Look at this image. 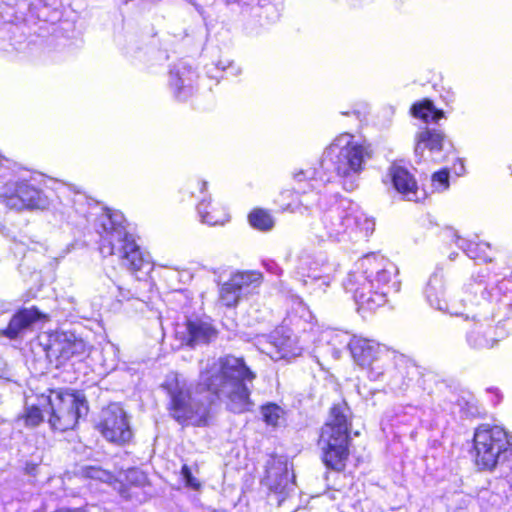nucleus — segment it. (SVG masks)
Segmentation results:
<instances>
[{
  "instance_id": "f257e3e1",
  "label": "nucleus",
  "mask_w": 512,
  "mask_h": 512,
  "mask_svg": "<svg viewBox=\"0 0 512 512\" xmlns=\"http://www.w3.org/2000/svg\"><path fill=\"white\" fill-rule=\"evenodd\" d=\"M254 378L255 374L242 358L226 355L200 363L194 388L188 387L178 374L168 375L163 386L170 396V413L177 422L204 426L212 416V396L223 401L232 412L248 411L252 406L249 385Z\"/></svg>"
},
{
  "instance_id": "f03ea898",
  "label": "nucleus",
  "mask_w": 512,
  "mask_h": 512,
  "mask_svg": "<svg viewBox=\"0 0 512 512\" xmlns=\"http://www.w3.org/2000/svg\"><path fill=\"white\" fill-rule=\"evenodd\" d=\"M396 266L384 256L371 253L359 259L349 272L343 286L353 293L361 310L373 311L384 305L391 291L399 289L393 281Z\"/></svg>"
},
{
  "instance_id": "7ed1b4c3",
  "label": "nucleus",
  "mask_w": 512,
  "mask_h": 512,
  "mask_svg": "<svg viewBox=\"0 0 512 512\" xmlns=\"http://www.w3.org/2000/svg\"><path fill=\"white\" fill-rule=\"evenodd\" d=\"M319 341L332 346L347 345L354 362L365 369L370 380H383L389 374L388 385L392 390H402L407 385L402 371L390 369L393 352L378 342L362 337L349 338L345 333L327 329L320 333Z\"/></svg>"
},
{
  "instance_id": "20e7f679",
  "label": "nucleus",
  "mask_w": 512,
  "mask_h": 512,
  "mask_svg": "<svg viewBox=\"0 0 512 512\" xmlns=\"http://www.w3.org/2000/svg\"><path fill=\"white\" fill-rule=\"evenodd\" d=\"M492 292H481L480 297L473 296L469 300L466 313L469 318L463 317L467 322L466 342L471 349L477 351L494 348L501 338V332L492 324L490 317L485 315L484 310L491 301L499 302L512 309V273L509 277L496 280Z\"/></svg>"
},
{
  "instance_id": "39448f33",
  "label": "nucleus",
  "mask_w": 512,
  "mask_h": 512,
  "mask_svg": "<svg viewBox=\"0 0 512 512\" xmlns=\"http://www.w3.org/2000/svg\"><path fill=\"white\" fill-rule=\"evenodd\" d=\"M95 227L100 235L99 250L104 257L117 256L131 271H140L149 265L134 236L127 231L123 213L103 210L96 219Z\"/></svg>"
},
{
  "instance_id": "423d86ee",
  "label": "nucleus",
  "mask_w": 512,
  "mask_h": 512,
  "mask_svg": "<svg viewBox=\"0 0 512 512\" xmlns=\"http://www.w3.org/2000/svg\"><path fill=\"white\" fill-rule=\"evenodd\" d=\"M371 158L372 149L367 141L344 132L337 135L325 148L322 165L330 164L340 178L343 188L353 191L358 187L359 177Z\"/></svg>"
},
{
  "instance_id": "0eeeda50",
  "label": "nucleus",
  "mask_w": 512,
  "mask_h": 512,
  "mask_svg": "<svg viewBox=\"0 0 512 512\" xmlns=\"http://www.w3.org/2000/svg\"><path fill=\"white\" fill-rule=\"evenodd\" d=\"M374 226V221L357 206L341 200L320 214L319 219L311 224V232L321 241L344 242L358 236L367 237Z\"/></svg>"
},
{
  "instance_id": "6e6552de",
  "label": "nucleus",
  "mask_w": 512,
  "mask_h": 512,
  "mask_svg": "<svg viewBox=\"0 0 512 512\" xmlns=\"http://www.w3.org/2000/svg\"><path fill=\"white\" fill-rule=\"evenodd\" d=\"M351 412L346 403L332 406L329 417L322 427L319 445L324 464L333 470L345 468L349 456V432Z\"/></svg>"
},
{
  "instance_id": "1a4fd4ad",
  "label": "nucleus",
  "mask_w": 512,
  "mask_h": 512,
  "mask_svg": "<svg viewBox=\"0 0 512 512\" xmlns=\"http://www.w3.org/2000/svg\"><path fill=\"white\" fill-rule=\"evenodd\" d=\"M473 451L481 470L506 467L512 458V436L501 426L482 424L474 432Z\"/></svg>"
},
{
  "instance_id": "9d476101",
  "label": "nucleus",
  "mask_w": 512,
  "mask_h": 512,
  "mask_svg": "<svg viewBox=\"0 0 512 512\" xmlns=\"http://www.w3.org/2000/svg\"><path fill=\"white\" fill-rule=\"evenodd\" d=\"M485 290L482 282L471 280L457 292L449 293L446 298V289L441 275L434 274L429 278L425 287L424 294L429 305L442 312L449 313L452 316L469 318L466 309L469 306V300L473 299L478 292Z\"/></svg>"
},
{
  "instance_id": "9b49d317",
  "label": "nucleus",
  "mask_w": 512,
  "mask_h": 512,
  "mask_svg": "<svg viewBox=\"0 0 512 512\" xmlns=\"http://www.w3.org/2000/svg\"><path fill=\"white\" fill-rule=\"evenodd\" d=\"M297 312L300 313L302 318L309 325V331L303 330L302 334L291 335L276 331L272 336V341L264 352L273 360H290L300 356L304 351H310L312 343H315V336L319 334L320 328L312 323V315L309 309L302 302L297 303Z\"/></svg>"
},
{
  "instance_id": "f8f14e48",
  "label": "nucleus",
  "mask_w": 512,
  "mask_h": 512,
  "mask_svg": "<svg viewBox=\"0 0 512 512\" xmlns=\"http://www.w3.org/2000/svg\"><path fill=\"white\" fill-rule=\"evenodd\" d=\"M42 403L49 406V425L58 431L74 428L88 409L82 395L63 390H49L48 398H42Z\"/></svg>"
},
{
  "instance_id": "ddd939ff",
  "label": "nucleus",
  "mask_w": 512,
  "mask_h": 512,
  "mask_svg": "<svg viewBox=\"0 0 512 512\" xmlns=\"http://www.w3.org/2000/svg\"><path fill=\"white\" fill-rule=\"evenodd\" d=\"M36 184L37 178L23 171L4 184L1 198L12 209H45L49 206V199Z\"/></svg>"
},
{
  "instance_id": "4468645a",
  "label": "nucleus",
  "mask_w": 512,
  "mask_h": 512,
  "mask_svg": "<svg viewBox=\"0 0 512 512\" xmlns=\"http://www.w3.org/2000/svg\"><path fill=\"white\" fill-rule=\"evenodd\" d=\"M295 270L305 284L310 281L316 288L325 291L335 280L337 265L329 262L323 253L303 251L296 258Z\"/></svg>"
},
{
  "instance_id": "2eb2a0df",
  "label": "nucleus",
  "mask_w": 512,
  "mask_h": 512,
  "mask_svg": "<svg viewBox=\"0 0 512 512\" xmlns=\"http://www.w3.org/2000/svg\"><path fill=\"white\" fill-rule=\"evenodd\" d=\"M262 275L257 271H244L233 274L219 289V301L226 307H235L242 296L260 286Z\"/></svg>"
},
{
  "instance_id": "dca6fc26",
  "label": "nucleus",
  "mask_w": 512,
  "mask_h": 512,
  "mask_svg": "<svg viewBox=\"0 0 512 512\" xmlns=\"http://www.w3.org/2000/svg\"><path fill=\"white\" fill-rule=\"evenodd\" d=\"M99 429L108 441L114 443H125L132 436L126 414L118 404L109 405L102 411Z\"/></svg>"
},
{
  "instance_id": "f3484780",
  "label": "nucleus",
  "mask_w": 512,
  "mask_h": 512,
  "mask_svg": "<svg viewBox=\"0 0 512 512\" xmlns=\"http://www.w3.org/2000/svg\"><path fill=\"white\" fill-rule=\"evenodd\" d=\"M87 350L86 343L70 332H56L51 336L48 353L58 359L60 364L82 357Z\"/></svg>"
},
{
  "instance_id": "a211bd4d",
  "label": "nucleus",
  "mask_w": 512,
  "mask_h": 512,
  "mask_svg": "<svg viewBox=\"0 0 512 512\" xmlns=\"http://www.w3.org/2000/svg\"><path fill=\"white\" fill-rule=\"evenodd\" d=\"M264 484L270 491L279 495L281 503L285 496L293 489L294 482L289 474L288 464L285 460L274 458L268 464Z\"/></svg>"
},
{
  "instance_id": "6ab92c4d",
  "label": "nucleus",
  "mask_w": 512,
  "mask_h": 512,
  "mask_svg": "<svg viewBox=\"0 0 512 512\" xmlns=\"http://www.w3.org/2000/svg\"><path fill=\"white\" fill-rule=\"evenodd\" d=\"M387 177L390 179L395 190L401 194L404 199L418 202L424 197L413 175L402 162H394L389 167Z\"/></svg>"
},
{
  "instance_id": "aec40b11",
  "label": "nucleus",
  "mask_w": 512,
  "mask_h": 512,
  "mask_svg": "<svg viewBox=\"0 0 512 512\" xmlns=\"http://www.w3.org/2000/svg\"><path fill=\"white\" fill-rule=\"evenodd\" d=\"M445 135L440 129L425 128L417 133L415 154L423 161H438Z\"/></svg>"
},
{
  "instance_id": "412c9836",
  "label": "nucleus",
  "mask_w": 512,
  "mask_h": 512,
  "mask_svg": "<svg viewBox=\"0 0 512 512\" xmlns=\"http://www.w3.org/2000/svg\"><path fill=\"white\" fill-rule=\"evenodd\" d=\"M197 73L185 64L175 66L169 75V87L176 99L185 101L195 91Z\"/></svg>"
},
{
  "instance_id": "4be33fe9",
  "label": "nucleus",
  "mask_w": 512,
  "mask_h": 512,
  "mask_svg": "<svg viewBox=\"0 0 512 512\" xmlns=\"http://www.w3.org/2000/svg\"><path fill=\"white\" fill-rule=\"evenodd\" d=\"M442 237L446 241L455 243L471 259L480 260L483 262L492 261V249L489 243L476 242L461 238L457 231L452 228L445 229L442 233Z\"/></svg>"
},
{
  "instance_id": "5701e85b",
  "label": "nucleus",
  "mask_w": 512,
  "mask_h": 512,
  "mask_svg": "<svg viewBox=\"0 0 512 512\" xmlns=\"http://www.w3.org/2000/svg\"><path fill=\"white\" fill-rule=\"evenodd\" d=\"M42 398H48V394H35L33 391L25 394V407L17 421L23 422L26 427L33 428L43 422L45 415L49 416L48 404L42 403Z\"/></svg>"
},
{
  "instance_id": "b1692460",
  "label": "nucleus",
  "mask_w": 512,
  "mask_h": 512,
  "mask_svg": "<svg viewBox=\"0 0 512 512\" xmlns=\"http://www.w3.org/2000/svg\"><path fill=\"white\" fill-rule=\"evenodd\" d=\"M187 343L189 345L205 344L217 337V330L207 318L189 319L186 323Z\"/></svg>"
},
{
  "instance_id": "393cba45",
  "label": "nucleus",
  "mask_w": 512,
  "mask_h": 512,
  "mask_svg": "<svg viewBox=\"0 0 512 512\" xmlns=\"http://www.w3.org/2000/svg\"><path fill=\"white\" fill-rule=\"evenodd\" d=\"M295 182L294 189L299 194H306L309 191H318L328 181L316 168L307 167L293 173Z\"/></svg>"
},
{
  "instance_id": "a878e982",
  "label": "nucleus",
  "mask_w": 512,
  "mask_h": 512,
  "mask_svg": "<svg viewBox=\"0 0 512 512\" xmlns=\"http://www.w3.org/2000/svg\"><path fill=\"white\" fill-rule=\"evenodd\" d=\"M197 212L201 222L210 226L224 225L230 220L227 209L206 196L198 203Z\"/></svg>"
},
{
  "instance_id": "bb28decb",
  "label": "nucleus",
  "mask_w": 512,
  "mask_h": 512,
  "mask_svg": "<svg viewBox=\"0 0 512 512\" xmlns=\"http://www.w3.org/2000/svg\"><path fill=\"white\" fill-rule=\"evenodd\" d=\"M41 317L42 314L34 307L20 310L12 317L3 334L10 339H14Z\"/></svg>"
},
{
  "instance_id": "cd10ccee",
  "label": "nucleus",
  "mask_w": 512,
  "mask_h": 512,
  "mask_svg": "<svg viewBox=\"0 0 512 512\" xmlns=\"http://www.w3.org/2000/svg\"><path fill=\"white\" fill-rule=\"evenodd\" d=\"M411 113L415 118H419L424 122H438L444 118V112L437 109L432 101L424 99L420 102L415 103L411 107Z\"/></svg>"
},
{
  "instance_id": "c85d7f7f",
  "label": "nucleus",
  "mask_w": 512,
  "mask_h": 512,
  "mask_svg": "<svg viewBox=\"0 0 512 512\" xmlns=\"http://www.w3.org/2000/svg\"><path fill=\"white\" fill-rule=\"evenodd\" d=\"M249 223L252 227L261 230L268 231L274 226V219L271 214L263 209H254L249 214Z\"/></svg>"
},
{
  "instance_id": "c756f323",
  "label": "nucleus",
  "mask_w": 512,
  "mask_h": 512,
  "mask_svg": "<svg viewBox=\"0 0 512 512\" xmlns=\"http://www.w3.org/2000/svg\"><path fill=\"white\" fill-rule=\"evenodd\" d=\"M263 420L267 425L276 427L284 421V410L273 403L266 404L261 408Z\"/></svg>"
},
{
  "instance_id": "7c9ffc66",
  "label": "nucleus",
  "mask_w": 512,
  "mask_h": 512,
  "mask_svg": "<svg viewBox=\"0 0 512 512\" xmlns=\"http://www.w3.org/2000/svg\"><path fill=\"white\" fill-rule=\"evenodd\" d=\"M83 475L86 478L92 479V480H99L103 483L111 484L114 480V476L99 467H85L83 469Z\"/></svg>"
},
{
  "instance_id": "2f4dec72",
  "label": "nucleus",
  "mask_w": 512,
  "mask_h": 512,
  "mask_svg": "<svg viewBox=\"0 0 512 512\" xmlns=\"http://www.w3.org/2000/svg\"><path fill=\"white\" fill-rule=\"evenodd\" d=\"M432 186L438 192H443L449 188V172L447 169L440 170L432 175Z\"/></svg>"
},
{
  "instance_id": "473e14b6",
  "label": "nucleus",
  "mask_w": 512,
  "mask_h": 512,
  "mask_svg": "<svg viewBox=\"0 0 512 512\" xmlns=\"http://www.w3.org/2000/svg\"><path fill=\"white\" fill-rule=\"evenodd\" d=\"M125 480L134 486H143L147 482V475L136 468H132L126 471Z\"/></svg>"
},
{
  "instance_id": "72a5a7b5",
  "label": "nucleus",
  "mask_w": 512,
  "mask_h": 512,
  "mask_svg": "<svg viewBox=\"0 0 512 512\" xmlns=\"http://www.w3.org/2000/svg\"><path fill=\"white\" fill-rule=\"evenodd\" d=\"M181 474L188 487L194 490H198L200 488V482L195 477L192 476L191 471L187 465H183Z\"/></svg>"
},
{
  "instance_id": "f704fd0d",
  "label": "nucleus",
  "mask_w": 512,
  "mask_h": 512,
  "mask_svg": "<svg viewBox=\"0 0 512 512\" xmlns=\"http://www.w3.org/2000/svg\"><path fill=\"white\" fill-rule=\"evenodd\" d=\"M117 291H118V294L116 295V298L119 302L130 301L133 299L139 300L138 294L133 293L132 291H130L128 289H124L123 287L118 286Z\"/></svg>"
},
{
  "instance_id": "c9c22d12",
  "label": "nucleus",
  "mask_w": 512,
  "mask_h": 512,
  "mask_svg": "<svg viewBox=\"0 0 512 512\" xmlns=\"http://www.w3.org/2000/svg\"><path fill=\"white\" fill-rule=\"evenodd\" d=\"M207 186L208 183L204 180H195L189 184L190 189H192V194H195V192L198 191L200 195L205 194Z\"/></svg>"
},
{
  "instance_id": "e433bc0d",
  "label": "nucleus",
  "mask_w": 512,
  "mask_h": 512,
  "mask_svg": "<svg viewBox=\"0 0 512 512\" xmlns=\"http://www.w3.org/2000/svg\"><path fill=\"white\" fill-rule=\"evenodd\" d=\"M283 209L286 210V211H290V212L303 213V209L304 210H308L309 209V203L305 202L304 200H301L298 204H291V203H289L286 206H284Z\"/></svg>"
},
{
  "instance_id": "4c0bfd02",
  "label": "nucleus",
  "mask_w": 512,
  "mask_h": 512,
  "mask_svg": "<svg viewBox=\"0 0 512 512\" xmlns=\"http://www.w3.org/2000/svg\"><path fill=\"white\" fill-rule=\"evenodd\" d=\"M452 171L457 176H463L466 173L465 163L463 159H457L452 166Z\"/></svg>"
},
{
  "instance_id": "58836bf2",
  "label": "nucleus",
  "mask_w": 512,
  "mask_h": 512,
  "mask_svg": "<svg viewBox=\"0 0 512 512\" xmlns=\"http://www.w3.org/2000/svg\"><path fill=\"white\" fill-rule=\"evenodd\" d=\"M221 70L231 75H237L240 73V68L236 67L232 62L222 65Z\"/></svg>"
},
{
  "instance_id": "ea45409f",
  "label": "nucleus",
  "mask_w": 512,
  "mask_h": 512,
  "mask_svg": "<svg viewBox=\"0 0 512 512\" xmlns=\"http://www.w3.org/2000/svg\"><path fill=\"white\" fill-rule=\"evenodd\" d=\"M266 268H267V270L270 273H273V274H276V275H280L281 274V269L278 267L277 264H275L273 262L266 264Z\"/></svg>"
},
{
  "instance_id": "a19ab883",
  "label": "nucleus",
  "mask_w": 512,
  "mask_h": 512,
  "mask_svg": "<svg viewBox=\"0 0 512 512\" xmlns=\"http://www.w3.org/2000/svg\"><path fill=\"white\" fill-rule=\"evenodd\" d=\"M506 468H508V471L506 472V478L512 488V457L511 460L506 465Z\"/></svg>"
},
{
  "instance_id": "79ce46f5",
  "label": "nucleus",
  "mask_w": 512,
  "mask_h": 512,
  "mask_svg": "<svg viewBox=\"0 0 512 512\" xmlns=\"http://www.w3.org/2000/svg\"><path fill=\"white\" fill-rule=\"evenodd\" d=\"M55 512H90L88 509H81V508H78V509H65V508H62V509H59Z\"/></svg>"
},
{
  "instance_id": "37998d69",
  "label": "nucleus",
  "mask_w": 512,
  "mask_h": 512,
  "mask_svg": "<svg viewBox=\"0 0 512 512\" xmlns=\"http://www.w3.org/2000/svg\"><path fill=\"white\" fill-rule=\"evenodd\" d=\"M116 367V363L113 361L111 364H107L105 369L106 370H114Z\"/></svg>"
},
{
  "instance_id": "c03bdc74",
  "label": "nucleus",
  "mask_w": 512,
  "mask_h": 512,
  "mask_svg": "<svg viewBox=\"0 0 512 512\" xmlns=\"http://www.w3.org/2000/svg\"><path fill=\"white\" fill-rule=\"evenodd\" d=\"M84 200H85V198L83 195H80V194L77 195V202L82 203V202H84Z\"/></svg>"
},
{
  "instance_id": "a18cd8bd",
  "label": "nucleus",
  "mask_w": 512,
  "mask_h": 512,
  "mask_svg": "<svg viewBox=\"0 0 512 512\" xmlns=\"http://www.w3.org/2000/svg\"><path fill=\"white\" fill-rule=\"evenodd\" d=\"M334 355H335V358H339V356H340V350H339V349H335V351H334Z\"/></svg>"
},
{
  "instance_id": "49530a36",
  "label": "nucleus",
  "mask_w": 512,
  "mask_h": 512,
  "mask_svg": "<svg viewBox=\"0 0 512 512\" xmlns=\"http://www.w3.org/2000/svg\"><path fill=\"white\" fill-rule=\"evenodd\" d=\"M329 497H330L331 499H335L334 493L329 494Z\"/></svg>"
},
{
  "instance_id": "de8ad7c7",
  "label": "nucleus",
  "mask_w": 512,
  "mask_h": 512,
  "mask_svg": "<svg viewBox=\"0 0 512 512\" xmlns=\"http://www.w3.org/2000/svg\"><path fill=\"white\" fill-rule=\"evenodd\" d=\"M353 115H355L357 118H359V113L358 112H353Z\"/></svg>"
},
{
  "instance_id": "09e8293b",
  "label": "nucleus",
  "mask_w": 512,
  "mask_h": 512,
  "mask_svg": "<svg viewBox=\"0 0 512 512\" xmlns=\"http://www.w3.org/2000/svg\"><path fill=\"white\" fill-rule=\"evenodd\" d=\"M76 213L83 214V211H82V210H78V209H76Z\"/></svg>"
}]
</instances>
